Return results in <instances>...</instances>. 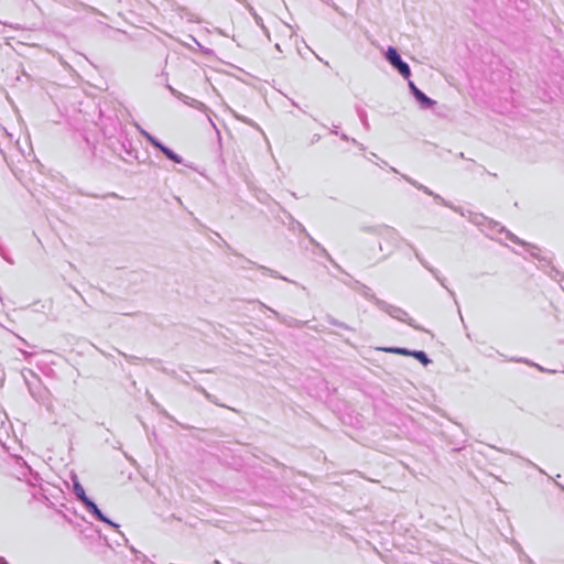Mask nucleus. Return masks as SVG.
Returning <instances> with one entry per match:
<instances>
[{
	"instance_id": "f8f14e48",
	"label": "nucleus",
	"mask_w": 564,
	"mask_h": 564,
	"mask_svg": "<svg viewBox=\"0 0 564 564\" xmlns=\"http://www.w3.org/2000/svg\"><path fill=\"white\" fill-rule=\"evenodd\" d=\"M260 270H262L264 273H268L270 274L272 278H275V279H282L284 281H288V282H291L289 279H286L285 276H282L279 272L272 270V269H269L267 267H263V265H260L259 267Z\"/></svg>"
},
{
	"instance_id": "9b49d317",
	"label": "nucleus",
	"mask_w": 564,
	"mask_h": 564,
	"mask_svg": "<svg viewBox=\"0 0 564 564\" xmlns=\"http://www.w3.org/2000/svg\"><path fill=\"white\" fill-rule=\"evenodd\" d=\"M162 153L167 158L170 159L171 161L175 162V163H182L183 162V159L182 156H180L178 154H176L175 152H173L171 149H169L167 147H165L163 150H162Z\"/></svg>"
},
{
	"instance_id": "f03ea898",
	"label": "nucleus",
	"mask_w": 564,
	"mask_h": 564,
	"mask_svg": "<svg viewBox=\"0 0 564 564\" xmlns=\"http://www.w3.org/2000/svg\"><path fill=\"white\" fill-rule=\"evenodd\" d=\"M386 59L390 63L392 67H394L400 73V75L403 78H409L411 76L410 66L408 65V63L402 61L400 54L394 47H388L386 52Z\"/></svg>"
},
{
	"instance_id": "f257e3e1",
	"label": "nucleus",
	"mask_w": 564,
	"mask_h": 564,
	"mask_svg": "<svg viewBox=\"0 0 564 564\" xmlns=\"http://www.w3.org/2000/svg\"><path fill=\"white\" fill-rule=\"evenodd\" d=\"M376 306L386 312L388 315H390L392 318H395L401 322L408 323L410 326L414 327L415 329H420L419 326L414 325L411 318L408 317V313L403 311L400 307H397L394 305H391L382 300H376Z\"/></svg>"
},
{
	"instance_id": "b1692460",
	"label": "nucleus",
	"mask_w": 564,
	"mask_h": 564,
	"mask_svg": "<svg viewBox=\"0 0 564 564\" xmlns=\"http://www.w3.org/2000/svg\"><path fill=\"white\" fill-rule=\"evenodd\" d=\"M535 250H538V248H536V247H534V246H530L529 251H530V253H531L533 257H536V251H535Z\"/></svg>"
},
{
	"instance_id": "423d86ee",
	"label": "nucleus",
	"mask_w": 564,
	"mask_h": 564,
	"mask_svg": "<svg viewBox=\"0 0 564 564\" xmlns=\"http://www.w3.org/2000/svg\"><path fill=\"white\" fill-rule=\"evenodd\" d=\"M85 507L87 508V510L94 514L98 520L111 525V527H115L117 528L118 524L113 523L111 520H109L100 510L99 508L97 507V505L93 501V500H87L85 503Z\"/></svg>"
},
{
	"instance_id": "2f4dec72",
	"label": "nucleus",
	"mask_w": 564,
	"mask_h": 564,
	"mask_svg": "<svg viewBox=\"0 0 564 564\" xmlns=\"http://www.w3.org/2000/svg\"><path fill=\"white\" fill-rule=\"evenodd\" d=\"M214 564H220V562H219V561H217V560H215V561H214Z\"/></svg>"
},
{
	"instance_id": "7ed1b4c3",
	"label": "nucleus",
	"mask_w": 564,
	"mask_h": 564,
	"mask_svg": "<svg viewBox=\"0 0 564 564\" xmlns=\"http://www.w3.org/2000/svg\"><path fill=\"white\" fill-rule=\"evenodd\" d=\"M343 283L346 284L351 290L358 292L361 294L365 299L372 301L376 304V300H379L376 297L375 293L371 291V289L362 283H360L357 280H343Z\"/></svg>"
},
{
	"instance_id": "393cba45",
	"label": "nucleus",
	"mask_w": 564,
	"mask_h": 564,
	"mask_svg": "<svg viewBox=\"0 0 564 564\" xmlns=\"http://www.w3.org/2000/svg\"><path fill=\"white\" fill-rule=\"evenodd\" d=\"M531 365L536 367L540 371H546V369H544V367H541L540 365H536V364H531ZM547 372H552V371L547 370Z\"/></svg>"
},
{
	"instance_id": "6ab92c4d",
	"label": "nucleus",
	"mask_w": 564,
	"mask_h": 564,
	"mask_svg": "<svg viewBox=\"0 0 564 564\" xmlns=\"http://www.w3.org/2000/svg\"><path fill=\"white\" fill-rule=\"evenodd\" d=\"M329 322H330V324H333L335 326H339L341 328L349 329V327L346 324H344L341 322H338V321H336L334 318H330Z\"/></svg>"
},
{
	"instance_id": "20e7f679",
	"label": "nucleus",
	"mask_w": 564,
	"mask_h": 564,
	"mask_svg": "<svg viewBox=\"0 0 564 564\" xmlns=\"http://www.w3.org/2000/svg\"><path fill=\"white\" fill-rule=\"evenodd\" d=\"M409 87L414 96V98L420 102L421 108L429 109L435 105V100L427 97L423 91H421L413 82H409Z\"/></svg>"
},
{
	"instance_id": "a878e982",
	"label": "nucleus",
	"mask_w": 564,
	"mask_h": 564,
	"mask_svg": "<svg viewBox=\"0 0 564 564\" xmlns=\"http://www.w3.org/2000/svg\"><path fill=\"white\" fill-rule=\"evenodd\" d=\"M236 117H237L239 120H241L242 122H247V123H249V124H252V123H251L249 120H247L246 118H242V117L237 116V115H236Z\"/></svg>"
},
{
	"instance_id": "7c9ffc66",
	"label": "nucleus",
	"mask_w": 564,
	"mask_h": 564,
	"mask_svg": "<svg viewBox=\"0 0 564 564\" xmlns=\"http://www.w3.org/2000/svg\"><path fill=\"white\" fill-rule=\"evenodd\" d=\"M169 88H170L172 94H174V95L176 94V91L171 86Z\"/></svg>"
},
{
	"instance_id": "2eb2a0df",
	"label": "nucleus",
	"mask_w": 564,
	"mask_h": 564,
	"mask_svg": "<svg viewBox=\"0 0 564 564\" xmlns=\"http://www.w3.org/2000/svg\"><path fill=\"white\" fill-rule=\"evenodd\" d=\"M382 235H387V236H390L392 238H397L399 235L395 229L391 228V227H388L386 226L382 231H381Z\"/></svg>"
},
{
	"instance_id": "1a4fd4ad",
	"label": "nucleus",
	"mask_w": 564,
	"mask_h": 564,
	"mask_svg": "<svg viewBox=\"0 0 564 564\" xmlns=\"http://www.w3.org/2000/svg\"><path fill=\"white\" fill-rule=\"evenodd\" d=\"M402 177L408 182L410 183L411 185H413L414 187H416L419 191H422L423 193L430 195V196H433L434 195V192L431 191L429 187L424 186L423 184L416 182L415 180L406 176V175H402Z\"/></svg>"
},
{
	"instance_id": "ddd939ff",
	"label": "nucleus",
	"mask_w": 564,
	"mask_h": 564,
	"mask_svg": "<svg viewBox=\"0 0 564 564\" xmlns=\"http://www.w3.org/2000/svg\"><path fill=\"white\" fill-rule=\"evenodd\" d=\"M383 350L384 351H389V352H394V354L403 355V356H411V352H412V351L408 350L406 348H384Z\"/></svg>"
},
{
	"instance_id": "cd10ccee",
	"label": "nucleus",
	"mask_w": 564,
	"mask_h": 564,
	"mask_svg": "<svg viewBox=\"0 0 564 564\" xmlns=\"http://www.w3.org/2000/svg\"><path fill=\"white\" fill-rule=\"evenodd\" d=\"M340 138H341L343 140H349L348 135H347V134H345V133H341V134H340Z\"/></svg>"
},
{
	"instance_id": "39448f33",
	"label": "nucleus",
	"mask_w": 564,
	"mask_h": 564,
	"mask_svg": "<svg viewBox=\"0 0 564 564\" xmlns=\"http://www.w3.org/2000/svg\"><path fill=\"white\" fill-rule=\"evenodd\" d=\"M408 246L413 250L415 258L421 262V264L435 276V279L442 284V286L445 288L451 293V295H454V293L445 285L444 280L438 274V271L430 267V264L421 257V254L414 248L413 245L408 243Z\"/></svg>"
},
{
	"instance_id": "412c9836",
	"label": "nucleus",
	"mask_w": 564,
	"mask_h": 564,
	"mask_svg": "<svg viewBox=\"0 0 564 564\" xmlns=\"http://www.w3.org/2000/svg\"><path fill=\"white\" fill-rule=\"evenodd\" d=\"M195 389L202 393L205 398H207V394H210L209 392L206 391L205 388H203L202 386H196Z\"/></svg>"
},
{
	"instance_id": "9d476101",
	"label": "nucleus",
	"mask_w": 564,
	"mask_h": 564,
	"mask_svg": "<svg viewBox=\"0 0 564 564\" xmlns=\"http://www.w3.org/2000/svg\"><path fill=\"white\" fill-rule=\"evenodd\" d=\"M411 356H413L415 359H417L420 362H422L424 366H427L431 364V359L427 357V355L422 350H413L411 352Z\"/></svg>"
},
{
	"instance_id": "aec40b11",
	"label": "nucleus",
	"mask_w": 564,
	"mask_h": 564,
	"mask_svg": "<svg viewBox=\"0 0 564 564\" xmlns=\"http://www.w3.org/2000/svg\"><path fill=\"white\" fill-rule=\"evenodd\" d=\"M195 389L202 393L205 398H207V394H210L209 392L206 391L205 388H203L202 386H196Z\"/></svg>"
},
{
	"instance_id": "c756f323",
	"label": "nucleus",
	"mask_w": 564,
	"mask_h": 564,
	"mask_svg": "<svg viewBox=\"0 0 564 564\" xmlns=\"http://www.w3.org/2000/svg\"><path fill=\"white\" fill-rule=\"evenodd\" d=\"M332 133L337 134V126H334V128L332 129Z\"/></svg>"
},
{
	"instance_id": "bb28decb",
	"label": "nucleus",
	"mask_w": 564,
	"mask_h": 564,
	"mask_svg": "<svg viewBox=\"0 0 564 564\" xmlns=\"http://www.w3.org/2000/svg\"><path fill=\"white\" fill-rule=\"evenodd\" d=\"M512 360H513V361H517V362H525V364H530L528 360L522 359V358L512 359Z\"/></svg>"
},
{
	"instance_id": "f3484780",
	"label": "nucleus",
	"mask_w": 564,
	"mask_h": 564,
	"mask_svg": "<svg viewBox=\"0 0 564 564\" xmlns=\"http://www.w3.org/2000/svg\"><path fill=\"white\" fill-rule=\"evenodd\" d=\"M153 147L158 148L161 152L162 150L165 148L164 144H162L158 139H155L154 137L152 138L151 141H149Z\"/></svg>"
},
{
	"instance_id": "dca6fc26",
	"label": "nucleus",
	"mask_w": 564,
	"mask_h": 564,
	"mask_svg": "<svg viewBox=\"0 0 564 564\" xmlns=\"http://www.w3.org/2000/svg\"><path fill=\"white\" fill-rule=\"evenodd\" d=\"M507 237L508 239H510L512 242H516V243H520V245H525L524 241H522L521 239H519L517 236H514L512 232L510 231H507Z\"/></svg>"
},
{
	"instance_id": "5701e85b",
	"label": "nucleus",
	"mask_w": 564,
	"mask_h": 564,
	"mask_svg": "<svg viewBox=\"0 0 564 564\" xmlns=\"http://www.w3.org/2000/svg\"><path fill=\"white\" fill-rule=\"evenodd\" d=\"M206 399H207L208 401H210V402H213V403L217 404V405H220V404L217 402L216 398H215L213 394H207V398H206Z\"/></svg>"
},
{
	"instance_id": "4be33fe9",
	"label": "nucleus",
	"mask_w": 564,
	"mask_h": 564,
	"mask_svg": "<svg viewBox=\"0 0 564 564\" xmlns=\"http://www.w3.org/2000/svg\"><path fill=\"white\" fill-rule=\"evenodd\" d=\"M258 304H259L261 307L267 308V306H265L263 303L259 302V301H258ZM268 310H269L272 314H274L276 317H280V314H279L276 311H274L273 308L268 307Z\"/></svg>"
},
{
	"instance_id": "6e6552de",
	"label": "nucleus",
	"mask_w": 564,
	"mask_h": 564,
	"mask_svg": "<svg viewBox=\"0 0 564 564\" xmlns=\"http://www.w3.org/2000/svg\"><path fill=\"white\" fill-rule=\"evenodd\" d=\"M306 234V237L308 238L310 242L314 246H316L317 248L321 249V253L323 256H325L330 263H333L336 268H338L339 270H341V268L333 260V258L330 257V254L327 252V250L325 248H323L313 237H311L307 232Z\"/></svg>"
},
{
	"instance_id": "c85d7f7f",
	"label": "nucleus",
	"mask_w": 564,
	"mask_h": 564,
	"mask_svg": "<svg viewBox=\"0 0 564 564\" xmlns=\"http://www.w3.org/2000/svg\"><path fill=\"white\" fill-rule=\"evenodd\" d=\"M0 564H9L8 561L3 557H0Z\"/></svg>"
},
{
	"instance_id": "a211bd4d",
	"label": "nucleus",
	"mask_w": 564,
	"mask_h": 564,
	"mask_svg": "<svg viewBox=\"0 0 564 564\" xmlns=\"http://www.w3.org/2000/svg\"><path fill=\"white\" fill-rule=\"evenodd\" d=\"M137 129L139 130V132L148 140V141H151L153 135L150 134L148 131H145L144 129H142L140 126L137 124Z\"/></svg>"
},
{
	"instance_id": "0eeeda50",
	"label": "nucleus",
	"mask_w": 564,
	"mask_h": 564,
	"mask_svg": "<svg viewBox=\"0 0 564 564\" xmlns=\"http://www.w3.org/2000/svg\"><path fill=\"white\" fill-rule=\"evenodd\" d=\"M73 480V492L76 496L78 500H80L83 503H85L89 498L86 496L85 489L78 481V478L76 475L72 477Z\"/></svg>"
},
{
	"instance_id": "4468645a",
	"label": "nucleus",
	"mask_w": 564,
	"mask_h": 564,
	"mask_svg": "<svg viewBox=\"0 0 564 564\" xmlns=\"http://www.w3.org/2000/svg\"><path fill=\"white\" fill-rule=\"evenodd\" d=\"M435 200H437L440 204L444 205V206H447L452 209H454L455 212H459V208L457 207H454L453 205H451L448 202H446L442 196H440L438 194H435L432 196Z\"/></svg>"
}]
</instances>
